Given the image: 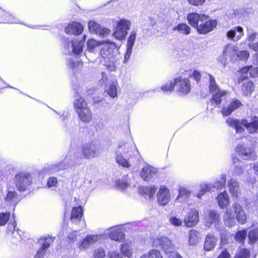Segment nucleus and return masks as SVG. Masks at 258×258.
<instances>
[{"label": "nucleus", "mask_w": 258, "mask_h": 258, "mask_svg": "<svg viewBox=\"0 0 258 258\" xmlns=\"http://www.w3.org/2000/svg\"><path fill=\"white\" fill-rule=\"evenodd\" d=\"M188 24L195 28L201 35H206L213 31L218 25L216 19H211L204 14L196 12L189 13L187 15Z\"/></svg>", "instance_id": "nucleus-1"}, {"label": "nucleus", "mask_w": 258, "mask_h": 258, "mask_svg": "<svg viewBox=\"0 0 258 258\" xmlns=\"http://www.w3.org/2000/svg\"><path fill=\"white\" fill-rule=\"evenodd\" d=\"M228 126L235 129L236 133H242L246 130L249 134L258 132V116L250 114L241 119L229 117L226 121Z\"/></svg>", "instance_id": "nucleus-2"}, {"label": "nucleus", "mask_w": 258, "mask_h": 258, "mask_svg": "<svg viewBox=\"0 0 258 258\" xmlns=\"http://www.w3.org/2000/svg\"><path fill=\"white\" fill-rule=\"evenodd\" d=\"M177 87V91L181 95H186L191 90L190 80L186 78L179 77L174 79V82H170L161 86V89L164 92H172L175 86Z\"/></svg>", "instance_id": "nucleus-3"}, {"label": "nucleus", "mask_w": 258, "mask_h": 258, "mask_svg": "<svg viewBox=\"0 0 258 258\" xmlns=\"http://www.w3.org/2000/svg\"><path fill=\"white\" fill-rule=\"evenodd\" d=\"M210 84L209 91L211 92H215L210 100L211 103L217 106H220L222 102V97L226 96L228 92L226 90H220L214 78L211 75L209 76Z\"/></svg>", "instance_id": "nucleus-4"}, {"label": "nucleus", "mask_w": 258, "mask_h": 258, "mask_svg": "<svg viewBox=\"0 0 258 258\" xmlns=\"http://www.w3.org/2000/svg\"><path fill=\"white\" fill-rule=\"evenodd\" d=\"M14 181L17 189L20 191H26L32 183L31 174L20 172L15 176Z\"/></svg>", "instance_id": "nucleus-5"}, {"label": "nucleus", "mask_w": 258, "mask_h": 258, "mask_svg": "<svg viewBox=\"0 0 258 258\" xmlns=\"http://www.w3.org/2000/svg\"><path fill=\"white\" fill-rule=\"evenodd\" d=\"M152 246L155 247H160L165 253H170L174 249L172 241L165 236H158L152 239Z\"/></svg>", "instance_id": "nucleus-6"}, {"label": "nucleus", "mask_w": 258, "mask_h": 258, "mask_svg": "<svg viewBox=\"0 0 258 258\" xmlns=\"http://www.w3.org/2000/svg\"><path fill=\"white\" fill-rule=\"evenodd\" d=\"M131 22L130 21L124 19H120L116 24V26L113 35L115 38L119 40H124L127 34V31L130 29Z\"/></svg>", "instance_id": "nucleus-7"}, {"label": "nucleus", "mask_w": 258, "mask_h": 258, "mask_svg": "<svg viewBox=\"0 0 258 258\" xmlns=\"http://www.w3.org/2000/svg\"><path fill=\"white\" fill-rule=\"evenodd\" d=\"M243 106L242 102L236 98L230 100L229 103L226 106L222 107L221 112L223 116L230 115L234 111L240 108Z\"/></svg>", "instance_id": "nucleus-8"}, {"label": "nucleus", "mask_w": 258, "mask_h": 258, "mask_svg": "<svg viewBox=\"0 0 258 258\" xmlns=\"http://www.w3.org/2000/svg\"><path fill=\"white\" fill-rule=\"evenodd\" d=\"M170 200L169 189L164 185H161L157 194V200L159 205L165 206L170 202Z\"/></svg>", "instance_id": "nucleus-9"}, {"label": "nucleus", "mask_w": 258, "mask_h": 258, "mask_svg": "<svg viewBox=\"0 0 258 258\" xmlns=\"http://www.w3.org/2000/svg\"><path fill=\"white\" fill-rule=\"evenodd\" d=\"M104 45L100 51V54L103 59H112L113 57L114 50L116 48V44L112 41H104Z\"/></svg>", "instance_id": "nucleus-10"}, {"label": "nucleus", "mask_w": 258, "mask_h": 258, "mask_svg": "<svg viewBox=\"0 0 258 258\" xmlns=\"http://www.w3.org/2000/svg\"><path fill=\"white\" fill-rule=\"evenodd\" d=\"M98 149L93 143H87L82 147V155L84 158L90 159L98 155Z\"/></svg>", "instance_id": "nucleus-11"}, {"label": "nucleus", "mask_w": 258, "mask_h": 258, "mask_svg": "<svg viewBox=\"0 0 258 258\" xmlns=\"http://www.w3.org/2000/svg\"><path fill=\"white\" fill-rule=\"evenodd\" d=\"M199 221V215L196 210L191 209L187 213L184 219V223L187 227H192L196 226Z\"/></svg>", "instance_id": "nucleus-12"}, {"label": "nucleus", "mask_w": 258, "mask_h": 258, "mask_svg": "<svg viewBox=\"0 0 258 258\" xmlns=\"http://www.w3.org/2000/svg\"><path fill=\"white\" fill-rule=\"evenodd\" d=\"M225 52L226 53H230V56L233 57L235 55L241 60H247L249 57V53L247 50H242L237 52V48L235 46L230 45L226 46Z\"/></svg>", "instance_id": "nucleus-13"}, {"label": "nucleus", "mask_w": 258, "mask_h": 258, "mask_svg": "<svg viewBox=\"0 0 258 258\" xmlns=\"http://www.w3.org/2000/svg\"><path fill=\"white\" fill-rule=\"evenodd\" d=\"M84 30L83 26L79 22H72L68 24L66 27L64 31L68 34H73L79 35L81 34Z\"/></svg>", "instance_id": "nucleus-14"}, {"label": "nucleus", "mask_w": 258, "mask_h": 258, "mask_svg": "<svg viewBox=\"0 0 258 258\" xmlns=\"http://www.w3.org/2000/svg\"><path fill=\"white\" fill-rule=\"evenodd\" d=\"M235 215V218L241 224H244L247 221V216L241 206L238 203H234L232 205Z\"/></svg>", "instance_id": "nucleus-15"}, {"label": "nucleus", "mask_w": 258, "mask_h": 258, "mask_svg": "<svg viewBox=\"0 0 258 258\" xmlns=\"http://www.w3.org/2000/svg\"><path fill=\"white\" fill-rule=\"evenodd\" d=\"M217 242V238L214 233H209L205 237L204 243V249L205 251H209L214 249Z\"/></svg>", "instance_id": "nucleus-16"}, {"label": "nucleus", "mask_w": 258, "mask_h": 258, "mask_svg": "<svg viewBox=\"0 0 258 258\" xmlns=\"http://www.w3.org/2000/svg\"><path fill=\"white\" fill-rule=\"evenodd\" d=\"M156 170L149 165L144 166L140 172V176L145 181L150 180L156 174Z\"/></svg>", "instance_id": "nucleus-17"}, {"label": "nucleus", "mask_w": 258, "mask_h": 258, "mask_svg": "<svg viewBox=\"0 0 258 258\" xmlns=\"http://www.w3.org/2000/svg\"><path fill=\"white\" fill-rule=\"evenodd\" d=\"M243 29L241 26H236L227 31L226 36L228 39L237 41L243 36Z\"/></svg>", "instance_id": "nucleus-18"}, {"label": "nucleus", "mask_w": 258, "mask_h": 258, "mask_svg": "<svg viewBox=\"0 0 258 258\" xmlns=\"http://www.w3.org/2000/svg\"><path fill=\"white\" fill-rule=\"evenodd\" d=\"M88 25L89 31L96 34L104 35L109 32V29L101 28L100 25L94 21H90Z\"/></svg>", "instance_id": "nucleus-19"}, {"label": "nucleus", "mask_w": 258, "mask_h": 258, "mask_svg": "<svg viewBox=\"0 0 258 258\" xmlns=\"http://www.w3.org/2000/svg\"><path fill=\"white\" fill-rule=\"evenodd\" d=\"M255 86L251 81H246L242 83L241 87V91L244 96H250L254 91Z\"/></svg>", "instance_id": "nucleus-20"}, {"label": "nucleus", "mask_w": 258, "mask_h": 258, "mask_svg": "<svg viewBox=\"0 0 258 258\" xmlns=\"http://www.w3.org/2000/svg\"><path fill=\"white\" fill-rule=\"evenodd\" d=\"M216 200L218 205L222 209L227 207L230 203L229 197L226 191L220 192L216 197Z\"/></svg>", "instance_id": "nucleus-21"}, {"label": "nucleus", "mask_w": 258, "mask_h": 258, "mask_svg": "<svg viewBox=\"0 0 258 258\" xmlns=\"http://www.w3.org/2000/svg\"><path fill=\"white\" fill-rule=\"evenodd\" d=\"M223 221L225 225L231 227L235 224V217L231 210L227 209L223 216Z\"/></svg>", "instance_id": "nucleus-22"}, {"label": "nucleus", "mask_w": 258, "mask_h": 258, "mask_svg": "<svg viewBox=\"0 0 258 258\" xmlns=\"http://www.w3.org/2000/svg\"><path fill=\"white\" fill-rule=\"evenodd\" d=\"M79 118L84 122H89L92 119V114L89 107L77 112Z\"/></svg>", "instance_id": "nucleus-23"}, {"label": "nucleus", "mask_w": 258, "mask_h": 258, "mask_svg": "<svg viewBox=\"0 0 258 258\" xmlns=\"http://www.w3.org/2000/svg\"><path fill=\"white\" fill-rule=\"evenodd\" d=\"M108 236L111 240L118 242H121L123 240L125 237L124 233L118 229H115L110 231Z\"/></svg>", "instance_id": "nucleus-24"}, {"label": "nucleus", "mask_w": 258, "mask_h": 258, "mask_svg": "<svg viewBox=\"0 0 258 258\" xmlns=\"http://www.w3.org/2000/svg\"><path fill=\"white\" fill-rule=\"evenodd\" d=\"M136 38V32H132L131 33V34L130 35V36L128 38V39H127V44H126V53L125 54V58H126L127 56L128 57H130V56L131 54V52H132L133 46L134 45V43L135 42Z\"/></svg>", "instance_id": "nucleus-25"}, {"label": "nucleus", "mask_w": 258, "mask_h": 258, "mask_svg": "<svg viewBox=\"0 0 258 258\" xmlns=\"http://www.w3.org/2000/svg\"><path fill=\"white\" fill-rule=\"evenodd\" d=\"M173 31H177L179 33L188 35L190 33L191 28L186 23H181L173 28Z\"/></svg>", "instance_id": "nucleus-26"}, {"label": "nucleus", "mask_w": 258, "mask_h": 258, "mask_svg": "<svg viewBox=\"0 0 258 258\" xmlns=\"http://www.w3.org/2000/svg\"><path fill=\"white\" fill-rule=\"evenodd\" d=\"M200 239V233L198 231L191 229L188 232V243L190 245H196Z\"/></svg>", "instance_id": "nucleus-27"}, {"label": "nucleus", "mask_w": 258, "mask_h": 258, "mask_svg": "<svg viewBox=\"0 0 258 258\" xmlns=\"http://www.w3.org/2000/svg\"><path fill=\"white\" fill-rule=\"evenodd\" d=\"M247 235V230L243 229L236 231L234 237L238 243H240L242 245H244Z\"/></svg>", "instance_id": "nucleus-28"}, {"label": "nucleus", "mask_w": 258, "mask_h": 258, "mask_svg": "<svg viewBox=\"0 0 258 258\" xmlns=\"http://www.w3.org/2000/svg\"><path fill=\"white\" fill-rule=\"evenodd\" d=\"M84 213L83 209L82 206L74 207L72 208L70 219H77L80 220L83 217Z\"/></svg>", "instance_id": "nucleus-29"}, {"label": "nucleus", "mask_w": 258, "mask_h": 258, "mask_svg": "<svg viewBox=\"0 0 258 258\" xmlns=\"http://www.w3.org/2000/svg\"><path fill=\"white\" fill-rule=\"evenodd\" d=\"M74 107L77 112L89 107L88 106V104L85 99L82 97H80L74 101Z\"/></svg>", "instance_id": "nucleus-30"}, {"label": "nucleus", "mask_w": 258, "mask_h": 258, "mask_svg": "<svg viewBox=\"0 0 258 258\" xmlns=\"http://www.w3.org/2000/svg\"><path fill=\"white\" fill-rule=\"evenodd\" d=\"M251 252L249 249L239 247L235 253L233 258H250Z\"/></svg>", "instance_id": "nucleus-31"}, {"label": "nucleus", "mask_w": 258, "mask_h": 258, "mask_svg": "<svg viewBox=\"0 0 258 258\" xmlns=\"http://www.w3.org/2000/svg\"><path fill=\"white\" fill-rule=\"evenodd\" d=\"M94 236L88 235L82 241H81L79 244V247L81 249H84L87 248L89 245L93 243L94 241Z\"/></svg>", "instance_id": "nucleus-32"}, {"label": "nucleus", "mask_w": 258, "mask_h": 258, "mask_svg": "<svg viewBox=\"0 0 258 258\" xmlns=\"http://www.w3.org/2000/svg\"><path fill=\"white\" fill-rule=\"evenodd\" d=\"M236 152L241 156L251 157L252 155V151L250 148L244 147L242 145H239L236 149Z\"/></svg>", "instance_id": "nucleus-33"}, {"label": "nucleus", "mask_w": 258, "mask_h": 258, "mask_svg": "<svg viewBox=\"0 0 258 258\" xmlns=\"http://www.w3.org/2000/svg\"><path fill=\"white\" fill-rule=\"evenodd\" d=\"M140 258H163L160 250L152 249L148 252L142 255Z\"/></svg>", "instance_id": "nucleus-34"}, {"label": "nucleus", "mask_w": 258, "mask_h": 258, "mask_svg": "<svg viewBox=\"0 0 258 258\" xmlns=\"http://www.w3.org/2000/svg\"><path fill=\"white\" fill-rule=\"evenodd\" d=\"M258 241V229L250 230L248 234V242L250 245H253Z\"/></svg>", "instance_id": "nucleus-35"}, {"label": "nucleus", "mask_w": 258, "mask_h": 258, "mask_svg": "<svg viewBox=\"0 0 258 258\" xmlns=\"http://www.w3.org/2000/svg\"><path fill=\"white\" fill-rule=\"evenodd\" d=\"M209 217L210 223L218 225L220 223V214L215 211L211 210L209 212Z\"/></svg>", "instance_id": "nucleus-36"}, {"label": "nucleus", "mask_w": 258, "mask_h": 258, "mask_svg": "<svg viewBox=\"0 0 258 258\" xmlns=\"http://www.w3.org/2000/svg\"><path fill=\"white\" fill-rule=\"evenodd\" d=\"M104 43V41H97L94 39H90L87 42V48L89 51H93L97 47L103 44Z\"/></svg>", "instance_id": "nucleus-37"}, {"label": "nucleus", "mask_w": 258, "mask_h": 258, "mask_svg": "<svg viewBox=\"0 0 258 258\" xmlns=\"http://www.w3.org/2000/svg\"><path fill=\"white\" fill-rule=\"evenodd\" d=\"M116 162L123 167L129 168L130 163L121 154H118L115 158Z\"/></svg>", "instance_id": "nucleus-38"}, {"label": "nucleus", "mask_w": 258, "mask_h": 258, "mask_svg": "<svg viewBox=\"0 0 258 258\" xmlns=\"http://www.w3.org/2000/svg\"><path fill=\"white\" fill-rule=\"evenodd\" d=\"M73 51L76 54H80L83 50V44L81 41L72 42Z\"/></svg>", "instance_id": "nucleus-39"}, {"label": "nucleus", "mask_w": 258, "mask_h": 258, "mask_svg": "<svg viewBox=\"0 0 258 258\" xmlns=\"http://www.w3.org/2000/svg\"><path fill=\"white\" fill-rule=\"evenodd\" d=\"M104 66L109 72H114L116 70V66L113 58L110 59H103Z\"/></svg>", "instance_id": "nucleus-40"}, {"label": "nucleus", "mask_w": 258, "mask_h": 258, "mask_svg": "<svg viewBox=\"0 0 258 258\" xmlns=\"http://www.w3.org/2000/svg\"><path fill=\"white\" fill-rule=\"evenodd\" d=\"M143 191L145 195L148 196L151 199L154 197L156 191V188L155 186H146L143 188Z\"/></svg>", "instance_id": "nucleus-41"}, {"label": "nucleus", "mask_w": 258, "mask_h": 258, "mask_svg": "<svg viewBox=\"0 0 258 258\" xmlns=\"http://www.w3.org/2000/svg\"><path fill=\"white\" fill-rule=\"evenodd\" d=\"M11 213L9 212L0 213V226L5 225L9 220Z\"/></svg>", "instance_id": "nucleus-42"}, {"label": "nucleus", "mask_w": 258, "mask_h": 258, "mask_svg": "<svg viewBox=\"0 0 258 258\" xmlns=\"http://www.w3.org/2000/svg\"><path fill=\"white\" fill-rule=\"evenodd\" d=\"M120 251L125 256L130 257L132 255V252L130 249L128 244L124 243L120 246Z\"/></svg>", "instance_id": "nucleus-43"}, {"label": "nucleus", "mask_w": 258, "mask_h": 258, "mask_svg": "<svg viewBox=\"0 0 258 258\" xmlns=\"http://www.w3.org/2000/svg\"><path fill=\"white\" fill-rule=\"evenodd\" d=\"M54 238H52L51 237H47L43 238V242L41 247V250H44L45 249L48 248L50 245V242H52L54 240Z\"/></svg>", "instance_id": "nucleus-44"}, {"label": "nucleus", "mask_w": 258, "mask_h": 258, "mask_svg": "<svg viewBox=\"0 0 258 258\" xmlns=\"http://www.w3.org/2000/svg\"><path fill=\"white\" fill-rule=\"evenodd\" d=\"M107 94L112 98H114L117 95V89L116 85L111 84L107 90Z\"/></svg>", "instance_id": "nucleus-45"}, {"label": "nucleus", "mask_w": 258, "mask_h": 258, "mask_svg": "<svg viewBox=\"0 0 258 258\" xmlns=\"http://www.w3.org/2000/svg\"><path fill=\"white\" fill-rule=\"evenodd\" d=\"M220 245H225L229 242V235L226 232L220 233Z\"/></svg>", "instance_id": "nucleus-46"}, {"label": "nucleus", "mask_w": 258, "mask_h": 258, "mask_svg": "<svg viewBox=\"0 0 258 258\" xmlns=\"http://www.w3.org/2000/svg\"><path fill=\"white\" fill-rule=\"evenodd\" d=\"M18 194L15 191H8L5 197V201L11 202L17 198Z\"/></svg>", "instance_id": "nucleus-47"}, {"label": "nucleus", "mask_w": 258, "mask_h": 258, "mask_svg": "<svg viewBox=\"0 0 258 258\" xmlns=\"http://www.w3.org/2000/svg\"><path fill=\"white\" fill-rule=\"evenodd\" d=\"M58 182L57 179L55 177H50L48 178L46 185L48 187L50 188L52 187L56 186Z\"/></svg>", "instance_id": "nucleus-48"}, {"label": "nucleus", "mask_w": 258, "mask_h": 258, "mask_svg": "<svg viewBox=\"0 0 258 258\" xmlns=\"http://www.w3.org/2000/svg\"><path fill=\"white\" fill-rule=\"evenodd\" d=\"M105 256V252L103 248H98L94 251V258H103Z\"/></svg>", "instance_id": "nucleus-49"}, {"label": "nucleus", "mask_w": 258, "mask_h": 258, "mask_svg": "<svg viewBox=\"0 0 258 258\" xmlns=\"http://www.w3.org/2000/svg\"><path fill=\"white\" fill-rule=\"evenodd\" d=\"M188 4L193 6L200 7L203 6L206 0H186Z\"/></svg>", "instance_id": "nucleus-50"}, {"label": "nucleus", "mask_w": 258, "mask_h": 258, "mask_svg": "<svg viewBox=\"0 0 258 258\" xmlns=\"http://www.w3.org/2000/svg\"><path fill=\"white\" fill-rule=\"evenodd\" d=\"M231 254L226 248H223L216 258H230Z\"/></svg>", "instance_id": "nucleus-51"}, {"label": "nucleus", "mask_w": 258, "mask_h": 258, "mask_svg": "<svg viewBox=\"0 0 258 258\" xmlns=\"http://www.w3.org/2000/svg\"><path fill=\"white\" fill-rule=\"evenodd\" d=\"M115 184L118 188L121 189H125L128 185V184L126 181L121 179L117 180L115 182Z\"/></svg>", "instance_id": "nucleus-52"}, {"label": "nucleus", "mask_w": 258, "mask_h": 258, "mask_svg": "<svg viewBox=\"0 0 258 258\" xmlns=\"http://www.w3.org/2000/svg\"><path fill=\"white\" fill-rule=\"evenodd\" d=\"M170 222L175 226H180L182 223V221L181 220L174 216L171 217L170 218Z\"/></svg>", "instance_id": "nucleus-53"}, {"label": "nucleus", "mask_w": 258, "mask_h": 258, "mask_svg": "<svg viewBox=\"0 0 258 258\" xmlns=\"http://www.w3.org/2000/svg\"><path fill=\"white\" fill-rule=\"evenodd\" d=\"M189 77H192L194 79L197 81V82L199 83L201 79V74L199 71L195 70L193 72L192 75L189 76Z\"/></svg>", "instance_id": "nucleus-54"}, {"label": "nucleus", "mask_w": 258, "mask_h": 258, "mask_svg": "<svg viewBox=\"0 0 258 258\" xmlns=\"http://www.w3.org/2000/svg\"><path fill=\"white\" fill-rule=\"evenodd\" d=\"M190 192L189 191L186 190L184 188H180L179 190V194L177 198H181L183 197H188L190 195Z\"/></svg>", "instance_id": "nucleus-55"}, {"label": "nucleus", "mask_w": 258, "mask_h": 258, "mask_svg": "<svg viewBox=\"0 0 258 258\" xmlns=\"http://www.w3.org/2000/svg\"><path fill=\"white\" fill-rule=\"evenodd\" d=\"M249 75L252 78L258 77V67L253 68L251 66L249 71Z\"/></svg>", "instance_id": "nucleus-56"}, {"label": "nucleus", "mask_w": 258, "mask_h": 258, "mask_svg": "<svg viewBox=\"0 0 258 258\" xmlns=\"http://www.w3.org/2000/svg\"><path fill=\"white\" fill-rule=\"evenodd\" d=\"M251 68V66H247L243 67L239 69V72L241 75H246L248 73H249V71H250Z\"/></svg>", "instance_id": "nucleus-57"}, {"label": "nucleus", "mask_w": 258, "mask_h": 258, "mask_svg": "<svg viewBox=\"0 0 258 258\" xmlns=\"http://www.w3.org/2000/svg\"><path fill=\"white\" fill-rule=\"evenodd\" d=\"M109 258H123L122 256L116 251H112L108 254Z\"/></svg>", "instance_id": "nucleus-58"}, {"label": "nucleus", "mask_w": 258, "mask_h": 258, "mask_svg": "<svg viewBox=\"0 0 258 258\" xmlns=\"http://www.w3.org/2000/svg\"><path fill=\"white\" fill-rule=\"evenodd\" d=\"M209 190L208 186L203 187L198 194V197L200 198L202 196L205 194Z\"/></svg>", "instance_id": "nucleus-59"}, {"label": "nucleus", "mask_w": 258, "mask_h": 258, "mask_svg": "<svg viewBox=\"0 0 258 258\" xmlns=\"http://www.w3.org/2000/svg\"><path fill=\"white\" fill-rule=\"evenodd\" d=\"M67 238L70 240L71 242H73L77 239V235L72 232L71 233L69 234V235L67 237Z\"/></svg>", "instance_id": "nucleus-60"}, {"label": "nucleus", "mask_w": 258, "mask_h": 258, "mask_svg": "<svg viewBox=\"0 0 258 258\" xmlns=\"http://www.w3.org/2000/svg\"><path fill=\"white\" fill-rule=\"evenodd\" d=\"M228 186L230 188V189H231V186H233V187L235 188H237L238 187V183L236 181H232V180L229 181Z\"/></svg>", "instance_id": "nucleus-61"}, {"label": "nucleus", "mask_w": 258, "mask_h": 258, "mask_svg": "<svg viewBox=\"0 0 258 258\" xmlns=\"http://www.w3.org/2000/svg\"><path fill=\"white\" fill-rule=\"evenodd\" d=\"M252 49L255 51H258V41L252 44Z\"/></svg>", "instance_id": "nucleus-62"}, {"label": "nucleus", "mask_w": 258, "mask_h": 258, "mask_svg": "<svg viewBox=\"0 0 258 258\" xmlns=\"http://www.w3.org/2000/svg\"><path fill=\"white\" fill-rule=\"evenodd\" d=\"M172 258H182V257L178 253L176 252Z\"/></svg>", "instance_id": "nucleus-63"}, {"label": "nucleus", "mask_w": 258, "mask_h": 258, "mask_svg": "<svg viewBox=\"0 0 258 258\" xmlns=\"http://www.w3.org/2000/svg\"><path fill=\"white\" fill-rule=\"evenodd\" d=\"M232 160L234 163H236L239 161V159L236 157H234L233 158Z\"/></svg>", "instance_id": "nucleus-64"}]
</instances>
